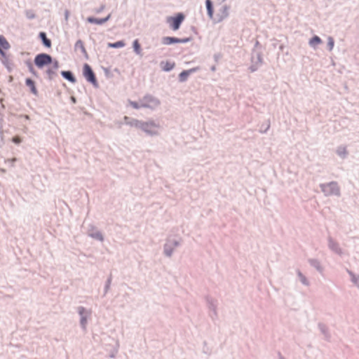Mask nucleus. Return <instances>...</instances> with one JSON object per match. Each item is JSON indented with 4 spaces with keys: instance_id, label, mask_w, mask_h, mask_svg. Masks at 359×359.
<instances>
[{
    "instance_id": "5",
    "label": "nucleus",
    "mask_w": 359,
    "mask_h": 359,
    "mask_svg": "<svg viewBox=\"0 0 359 359\" xmlns=\"http://www.w3.org/2000/svg\"><path fill=\"white\" fill-rule=\"evenodd\" d=\"M77 310L80 318V325L83 330H86L91 311L83 306H79Z\"/></svg>"
},
{
    "instance_id": "41",
    "label": "nucleus",
    "mask_w": 359,
    "mask_h": 359,
    "mask_svg": "<svg viewBox=\"0 0 359 359\" xmlns=\"http://www.w3.org/2000/svg\"><path fill=\"white\" fill-rule=\"evenodd\" d=\"M211 70H212V71H215V67H212L211 68Z\"/></svg>"
},
{
    "instance_id": "29",
    "label": "nucleus",
    "mask_w": 359,
    "mask_h": 359,
    "mask_svg": "<svg viewBox=\"0 0 359 359\" xmlns=\"http://www.w3.org/2000/svg\"><path fill=\"white\" fill-rule=\"evenodd\" d=\"M318 329L325 335L328 334L327 327L323 323L318 324Z\"/></svg>"
},
{
    "instance_id": "37",
    "label": "nucleus",
    "mask_w": 359,
    "mask_h": 359,
    "mask_svg": "<svg viewBox=\"0 0 359 359\" xmlns=\"http://www.w3.org/2000/svg\"><path fill=\"white\" fill-rule=\"evenodd\" d=\"M47 73L50 76V77L54 74V71L51 70V69H48L47 70Z\"/></svg>"
},
{
    "instance_id": "28",
    "label": "nucleus",
    "mask_w": 359,
    "mask_h": 359,
    "mask_svg": "<svg viewBox=\"0 0 359 359\" xmlns=\"http://www.w3.org/2000/svg\"><path fill=\"white\" fill-rule=\"evenodd\" d=\"M4 57V60H2L3 65L5 66V67L9 72H11L12 70V69H13L12 64L9 62V60H8V58L6 57V55H5V57Z\"/></svg>"
},
{
    "instance_id": "13",
    "label": "nucleus",
    "mask_w": 359,
    "mask_h": 359,
    "mask_svg": "<svg viewBox=\"0 0 359 359\" xmlns=\"http://www.w3.org/2000/svg\"><path fill=\"white\" fill-rule=\"evenodd\" d=\"M10 48V45L6 39L3 36H0V54L2 57H5V53L3 49L8 50Z\"/></svg>"
},
{
    "instance_id": "25",
    "label": "nucleus",
    "mask_w": 359,
    "mask_h": 359,
    "mask_svg": "<svg viewBox=\"0 0 359 359\" xmlns=\"http://www.w3.org/2000/svg\"><path fill=\"white\" fill-rule=\"evenodd\" d=\"M108 47L113 48H123L125 46V43L123 41H118L115 43H108Z\"/></svg>"
},
{
    "instance_id": "18",
    "label": "nucleus",
    "mask_w": 359,
    "mask_h": 359,
    "mask_svg": "<svg viewBox=\"0 0 359 359\" xmlns=\"http://www.w3.org/2000/svg\"><path fill=\"white\" fill-rule=\"evenodd\" d=\"M61 74L65 79L70 81L71 83H74L76 82V79L72 75V72L69 71H63L61 72Z\"/></svg>"
},
{
    "instance_id": "3",
    "label": "nucleus",
    "mask_w": 359,
    "mask_h": 359,
    "mask_svg": "<svg viewBox=\"0 0 359 359\" xmlns=\"http://www.w3.org/2000/svg\"><path fill=\"white\" fill-rule=\"evenodd\" d=\"M320 190L325 196L340 195V188L337 182L332 181L327 183H323L320 185Z\"/></svg>"
},
{
    "instance_id": "12",
    "label": "nucleus",
    "mask_w": 359,
    "mask_h": 359,
    "mask_svg": "<svg viewBox=\"0 0 359 359\" xmlns=\"http://www.w3.org/2000/svg\"><path fill=\"white\" fill-rule=\"evenodd\" d=\"M197 69H198V68H192V69L182 72L179 75L180 81L185 82L187 80L188 76L191 74L196 72L197 71Z\"/></svg>"
},
{
    "instance_id": "7",
    "label": "nucleus",
    "mask_w": 359,
    "mask_h": 359,
    "mask_svg": "<svg viewBox=\"0 0 359 359\" xmlns=\"http://www.w3.org/2000/svg\"><path fill=\"white\" fill-rule=\"evenodd\" d=\"M184 19V15L180 13H177L175 17H168L167 18V22L170 24V26L172 30L176 31L180 28Z\"/></svg>"
},
{
    "instance_id": "38",
    "label": "nucleus",
    "mask_w": 359,
    "mask_h": 359,
    "mask_svg": "<svg viewBox=\"0 0 359 359\" xmlns=\"http://www.w3.org/2000/svg\"><path fill=\"white\" fill-rule=\"evenodd\" d=\"M104 8V6H102L98 11V12H101Z\"/></svg>"
},
{
    "instance_id": "16",
    "label": "nucleus",
    "mask_w": 359,
    "mask_h": 359,
    "mask_svg": "<svg viewBox=\"0 0 359 359\" xmlns=\"http://www.w3.org/2000/svg\"><path fill=\"white\" fill-rule=\"evenodd\" d=\"M322 43V41L321 39H320L319 36H315L313 37H312L309 41V44L311 47L313 48H316L319 44H320Z\"/></svg>"
},
{
    "instance_id": "39",
    "label": "nucleus",
    "mask_w": 359,
    "mask_h": 359,
    "mask_svg": "<svg viewBox=\"0 0 359 359\" xmlns=\"http://www.w3.org/2000/svg\"><path fill=\"white\" fill-rule=\"evenodd\" d=\"M28 18H34V15H32V14H29V16H28Z\"/></svg>"
},
{
    "instance_id": "31",
    "label": "nucleus",
    "mask_w": 359,
    "mask_h": 359,
    "mask_svg": "<svg viewBox=\"0 0 359 359\" xmlns=\"http://www.w3.org/2000/svg\"><path fill=\"white\" fill-rule=\"evenodd\" d=\"M334 45V41L332 37H328L327 38V46L329 50L331 51L332 50Z\"/></svg>"
},
{
    "instance_id": "23",
    "label": "nucleus",
    "mask_w": 359,
    "mask_h": 359,
    "mask_svg": "<svg viewBox=\"0 0 359 359\" xmlns=\"http://www.w3.org/2000/svg\"><path fill=\"white\" fill-rule=\"evenodd\" d=\"M25 82H26L27 86L30 88L32 93L34 95H36L37 90L35 87L34 81L32 80H31L30 79H27Z\"/></svg>"
},
{
    "instance_id": "20",
    "label": "nucleus",
    "mask_w": 359,
    "mask_h": 359,
    "mask_svg": "<svg viewBox=\"0 0 359 359\" xmlns=\"http://www.w3.org/2000/svg\"><path fill=\"white\" fill-rule=\"evenodd\" d=\"M205 6L208 11V15L210 19L213 18V8L212 6V2L210 0L205 1Z\"/></svg>"
},
{
    "instance_id": "11",
    "label": "nucleus",
    "mask_w": 359,
    "mask_h": 359,
    "mask_svg": "<svg viewBox=\"0 0 359 359\" xmlns=\"http://www.w3.org/2000/svg\"><path fill=\"white\" fill-rule=\"evenodd\" d=\"M88 236L97 241L102 243L104 241V236L102 233L97 229H93L88 233Z\"/></svg>"
},
{
    "instance_id": "2",
    "label": "nucleus",
    "mask_w": 359,
    "mask_h": 359,
    "mask_svg": "<svg viewBox=\"0 0 359 359\" xmlns=\"http://www.w3.org/2000/svg\"><path fill=\"white\" fill-rule=\"evenodd\" d=\"M182 244V238L177 235L168 236L163 244V252L165 257L171 258Z\"/></svg>"
},
{
    "instance_id": "30",
    "label": "nucleus",
    "mask_w": 359,
    "mask_h": 359,
    "mask_svg": "<svg viewBox=\"0 0 359 359\" xmlns=\"http://www.w3.org/2000/svg\"><path fill=\"white\" fill-rule=\"evenodd\" d=\"M75 46L76 48H79L83 53L86 54V48L81 40L76 41Z\"/></svg>"
},
{
    "instance_id": "22",
    "label": "nucleus",
    "mask_w": 359,
    "mask_h": 359,
    "mask_svg": "<svg viewBox=\"0 0 359 359\" xmlns=\"http://www.w3.org/2000/svg\"><path fill=\"white\" fill-rule=\"evenodd\" d=\"M161 67H162V69L164 72H170L174 68L175 65H174V63H170V62H162Z\"/></svg>"
},
{
    "instance_id": "1",
    "label": "nucleus",
    "mask_w": 359,
    "mask_h": 359,
    "mask_svg": "<svg viewBox=\"0 0 359 359\" xmlns=\"http://www.w3.org/2000/svg\"><path fill=\"white\" fill-rule=\"evenodd\" d=\"M126 123L131 127L140 130L147 135L151 137L159 136L162 129L161 124L154 120L144 121L133 119L126 122Z\"/></svg>"
},
{
    "instance_id": "4",
    "label": "nucleus",
    "mask_w": 359,
    "mask_h": 359,
    "mask_svg": "<svg viewBox=\"0 0 359 359\" xmlns=\"http://www.w3.org/2000/svg\"><path fill=\"white\" fill-rule=\"evenodd\" d=\"M161 105V100L153 95H145L141 99V106L142 108L155 110Z\"/></svg>"
},
{
    "instance_id": "42",
    "label": "nucleus",
    "mask_w": 359,
    "mask_h": 359,
    "mask_svg": "<svg viewBox=\"0 0 359 359\" xmlns=\"http://www.w3.org/2000/svg\"><path fill=\"white\" fill-rule=\"evenodd\" d=\"M72 102H75V101H76L74 97H72Z\"/></svg>"
},
{
    "instance_id": "43",
    "label": "nucleus",
    "mask_w": 359,
    "mask_h": 359,
    "mask_svg": "<svg viewBox=\"0 0 359 359\" xmlns=\"http://www.w3.org/2000/svg\"><path fill=\"white\" fill-rule=\"evenodd\" d=\"M11 161H12L13 162H14V161H15V158H13Z\"/></svg>"
},
{
    "instance_id": "17",
    "label": "nucleus",
    "mask_w": 359,
    "mask_h": 359,
    "mask_svg": "<svg viewBox=\"0 0 359 359\" xmlns=\"http://www.w3.org/2000/svg\"><path fill=\"white\" fill-rule=\"evenodd\" d=\"M309 263L318 271L322 272L323 271V267L322 266L320 262L318 259H311L309 261Z\"/></svg>"
},
{
    "instance_id": "14",
    "label": "nucleus",
    "mask_w": 359,
    "mask_h": 359,
    "mask_svg": "<svg viewBox=\"0 0 359 359\" xmlns=\"http://www.w3.org/2000/svg\"><path fill=\"white\" fill-rule=\"evenodd\" d=\"M111 18V14H109L106 18H101V19H96L93 17L88 18L87 20L90 23H95L97 25H102L107 22Z\"/></svg>"
},
{
    "instance_id": "34",
    "label": "nucleus",
    "mask_w": 359,
    "mask_h": 359,
    "mask_svg": "<svg viewBox=\"0 0 359 359\" xmlns=\"http://www.w3.org/2000/svg\"><path fill=\"white\" fill-rule=\"evenodd\" d=\"M53 63V67L55 70L59 67V62L57 60H55L54 62L52 61Z\"/></svg>"
},
{
    "instance_id": "10",
    "label": "nucleus",
    "mask_w": 359,
    "mask_h": 359,
    "mask_svg": "<svg viewBox=\"0 0 359 359\" xmlns=\"http://www.w3.org/2000/svg\"><path fill=\"white\" fill-rule=\"evenodd\" d=\"M229 16V7L226 6H223L219 10V13L217 14L215 18L216 22H220L224 19H226Z\"/></svg>"
},
{
    "instance_id": "27",
    "label": "nucleus",
    "mask_w": 359,
    "mask_h": 359,
    "mask_svg": "<svg viewBox=\"0 0 359 359\" xmlns=\"http://www.w3.org/2000/svg\"><path fill=\"white\" fill-rule=\"evenodd\" d=\"M351 282L358 287H359V276L351 272L349 273Z\"/></svg>"
},
{
    "instance_id": "19",
    "label": "nucleus",
    "mask_w": 359,
    "mask_h": 359,
    "mask_svg": "<svg viewBox=\"0 0 359 359\" xmlns=\"http://www.w3.org/2000/svg\"><path fill=\"white\" fill-rule=\"evenodd\" d=\"M297 277L301 282V283L305 286L309 285V281L307 280L306 277L300 271H297Z\"/></svg>"
},
{
    "instance_id": "24",
    "label": "nucleus",
    "mask_w": 359,
    "mask_h": 359,
    "mask_svg": "<svg viewBox=\"0 0 359 359\" xmlns=\"http://www.w3.org/2000/svg\"><path fill=\"white\" fill-rule=\"evenodd\" d=\"M39 36L42 40L43 45L48 48L50 47V45H51L50 41L46 38V34L44 32H41Z\"/></svg>"
},
{
    "instance_id": "15",
    "label": "nucleus",
    "mask_w": 359,
    "mask_h": 359,
    "mask_svg": "<svg viewBox=\"0 0 359 359\" xmlns=\"http://www.w3.org/2000/svg\"><path fill=\"white\" fill-rule=\"evenodd\" d=\"M329 248L333 252L337 254H341L342 252L341 248L339 245L334 241L330 240L328 243Z\"/></svg>"
},
{
    "instance_id": "8",
    "label": "nucleus",
    "mask_w": 359,
    "mask_h": 359,
    "mask_svg": "<svg viewBox=\"0 0 359 359\" xmlns=\"http://www.w3.org/2000/svg\"><path fill=\"white\" fill-rule=\"evenodd\" d=\"M83 76L86 80L91 83L95 88L98 87L95 74L91 67L88 64L83 65Z\"/></svg>"
},
{
    "instance_id": "40",
    "label": "nucleus",
    "mask_w": 359,
    "mask_h": 359,
    "mask_svg": "<svg viewBox=\"0 0 359 359\" xmlns=\"http://www.w3.org/2000/svg\"><path fill=\"white\" fill-rule=\"evenodd\" d=\"M28 18H34V15H32V14H29V16H28Z\"/></svg>"
},
{
    "instance_id": "32",
    "label": "nucleus",
    "mask_w": 359,
    "mask_h": 359,
    "mask_svg": "<svg viewBox=\"0 0 359 359\" xmlns=\"http://www.w3.org/2000/svg\"><path fill=\"white\" fill-rule=\"evenodd\" d=\"M129 104H130L131 107H133L134 109H139L140 108H142V106H141V101L140 102V104H138V103H137L135 102L130 101Z\"/></svg>"
},
{
    "instance_id": "33",
    "label": "nucleus",
    "mask_w": 359,
    "mask_h": 359,
    "mask_svg": "<svg viewBox=\"0 0 359 359\" xmlns=\"http://www.w3.org/2000/svg\"><path fill=\"white\" fill-rule=\"evenodd\" d=\"M12 142L16 144H19L21 142V139L18 137H15L12 139Z\"/></svg>"
},
{
    "instance_id": "6",
    "label": "nucleus",
    "mask_w": 359,
    "mask_h": 359,
    "mask_svg": "<svg viewBox=\"0 0 359 359\" xmlns=\"http://www.w3.org/2000/svg\"><path fill=\"white\" fill-rule=\"evenodd\" d=\"M34 63L37 67L42 69L44 66L52 63V57L46 53L39 54L34 59Z\"/></svg>"
},
{
    "instance_id": "26",
    "label": "nucleus",
    "mask_w": 359,
    "mask_h": 359,
    "mask_svg": "<svg viewBox=\"0 0 359 359\" xmlns=\"http://www.w3.org/2000/svg\"><path fill=\"white\" fill-rule=\"evenodd\" d=\"M337 154L340 158H344L347 155V151L345 147H341L337 149Z\"/></svg>"
},
{
    "instance_id": "9",
    "label": "nucleus",
    "mask_w": 359,
    "mask_h": 359,
    "mask_svg": "<svg viewBox=\"0 0 359 359\" xmlns=\"http://www.w3.org/2000/svg\"><path fill=\"white\" fill-rule=\"evenodd\" d=\"M189 41H190V39L189 38L180 39L175 38V37L167 36V37L163 38L162 43L164 45L168 46V45H171L172 43H184L189 42Z\"/></svg>"
},
{
    "instance_id": "21",
    "label": "nucleus",
    "mask_w": 359,
    "mask_h": 359,
    "mask_svg": "<svg viewBox=\"0 0 359 359\" xmlns=\"http://www.w3.org/2000/svg\"><path fill=\"white\" fill-rule=\"evenodd\" d=\"M133 50H134L135 53L137 55H142L141 47H140V43H139L137 40H135L133 42Z\"/></svg>"
},
{
    "instance_id": "35",
    "label": "nucleus",
    "mask_w": 359,
    "mask_h": 359,
    "mask_svg": "<svg viewBox=\"0 0 359 359\" xmlns=\"http://www.w3.org/2000/svg\"><path fill=\"white\" fill-rule=\"evenodd\" d=\"M4 143V139L2 132L0 130V146H2Z\"/></svg>"
},
{
    "instance_id": "36",
    "label": "nucleus",
    "mask_w": 359,
    "mask_h": 359,
    "mask_svg": "<svg viewBox=\"0 0 359 359\" xmlns=\"http://www.w3.org/2000/svg\"><path fill=\"white\" fill-rule=\"evenodd\" d=\"M64 14H65V20L66 22H67L68 20H69V11L67 10H66L65 11Z\"/></svg>"
}]
</instances>
